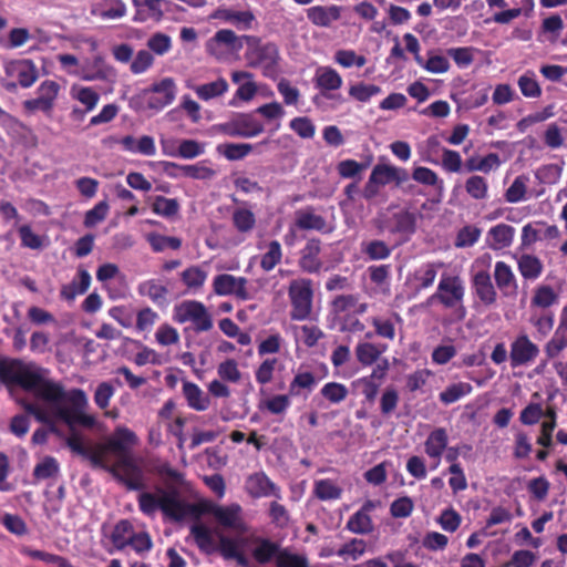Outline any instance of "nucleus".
Wrapping results in <instances>:
<instances>
[{
	"label": "nucleus",
	"mask_w": 567,
	"mask_h": 567,
	"mask_svg": "<svg viewBox=\"0 0 567 567\" xmlns=\"http://www.w3.org/2000/svg\"><path fill=\"white\" fill-rule=\"evenodd\" d=\"M35 395L50 403L52 415L56 420L63 421L71 430L75 424L85 427L94 426V416L84 413L89 402L82 389H72L65 392L60 383L45 377Z\"/></svg>",
	"instance_id": "1"
},
{
	"label": "nucleus",
	"mask_w": 567,
	"mask_h": 567,
	"mask_svg": "<svg viewBox=\"0 0 567 567\" xmlns=\"http://www.w3.org/2000/svg\"><path fill=\"white\" fill-rule=\"evenodd\" d=\"M140 511L154 517L157 511L174 522L183 520L192 513V506L181 498L179 492L175 488H163L157 486L155 492H142L137 497Z\"/></svg>",
	"instance_id": "2"
},
{
	"label": "nucleus",
	"mask_w": 567,
	"mask_h": 567,
	"mask_svg": "<svg viewBox=\"0 0 567 567\" xmlns=\"http://www.w3.org/2000/svg\"><path fill=\"white\" fill-rule=\"evenodd\" d=\"M465 284L456 275L442 274L434 293L424 301L425 307H432L436 303L446 310H452L456 320H464L466 308L464 306Z\"/></svg>",
	"instance_id": "3"
},
{
	"label": "nucleus",
	"mask_w": 567,
	"mask_h": 567,
	"mask_svg": "<svg viewBox=\"0 0 567 567\" xmlns=\"http://www.w3.org/2000/svg\"><path fill=\"white\" fill-rule=\"evenodd\" d=\"M247 44L245 59L251 68H260L265 76H274L277 73L279 51L275 43H262L254 35H244Z\"/></svg>",
	"instance_id": "4"
},
{
	"label": "nucleus",
	"mask_w": 567,
	"mask_h": 567,
	"mask_svg": "<svg viewBox=\"0 0 567 567\" xmlns=\"http://www.w3.org/2000/svg\"><path fill=\"white\" fill-rule=\"evenodd\" d=\"M288 297L291 305L290 318L296 321L310 319L313 308L312 280L298 278L290 281Z\"/></svg>",
	"instance_id": "5"
},
{
	"label": "nucleus",
	"mask_w": 567,
	"mask_h": 567,
	"mask_svg": "<svg viewBox=\"0 0 567 567\" xmlns=\"http://www.w3.org/2000/svg\"><path fill=\"white\" fill-rule=\"evenodd\" d=\"M2 372L14 383L35 394L48 370L41 369L33 363L13 360L8 367L2 368Z\"/></svg>",
	"instance_id": "6"
},
{
	"label": "nucleus",
	"mask_w": 567,
	"mask_h": 567,
	"mask_svg": "<svg viewBox=\"0 0 567 567\" xmlns=\"http://www.w3.org/2000/svg\"><path fill=\"white\" fill-rule=\"evenodd\" d=\"M173 319L178 323L192 322L196 332H205L213 327L209 312L197 300H185L175 306Z\"/></svg>",
	"instance_id": "7"
},
{
	"label": "nucleus",
	"mask_w": 567,
	"mask_h": 567,
	"mask_svg": "<svg viewBox=\"0 0 567 567\" xmlns=\"http://www.w3.org/2000/svg\"><path fill=\"white\" fill-rule=\"evenodd\" d=\"M215 128L227 136L244 138L257 136L265 130L264 124L248 113L238 114L226 123L217 124Z\"/></svg>",
	"instance_id": "8"
},
{
	"label": "nucleus",
	"mask_w": 567,
	"mask_h": 567,
	"mask_svg": "<svg viewBox=\"0 0 567 567\" xmlns=\"http://www.w3.org/2000/svg\"><path fill=\"white\" fill-rule=\"evenodd\" d=\"M539 348L526 333L518 334L511 343L509 360L512 368L528 367L539 355Z\"/></svg>",
	"instance_id": "9"
},
{
	"label": "nucleus",
	"mask_w": 567,
	"mask_h": 567,
	"mask_svg": "<svg viewBox=\"0 0 567 567\" xmlns=\"http://www.w3.org/2000/svg\"><path fill=\"white\" fill-rule=\"evenodd\" d=\"M244 41V35L237 37L233 30L221 29L206 42V51L216 59H221L227 51L237 52L241 50Z\"/></svg>",
	"instance_id": "10"
},
{
	"label": "nucleus",
	"mask_w": 567,
	"mask_h": 567,
	"mask_svg": "<svg viewBox=\"0 0 567 567\" xmlns=\"http://www.w3.org/2000/svg\"><path fill=\"white\" fill-rule=\"evenodd\" d=\"M379 229L391 235H402L409 238L416 229V217L409 210H400L391 217L381 218Z\"/></svg>",
	"instance_id": "11"
},
{
	"label": "nucleus",
	"mask_w": 567,
	"mask_h": 567,
	"mask_svg": "<svg viewBox=\"0 0 567 567\" xmlns=\"http://www.w3.org/2000/svg\"><path fill=\"white\" fill-rule=\"evenodd\" d=\"M147 97V106L152 110H163L169 105L176 96V85L172 78H165L151 87L144 90Z\"/></svg>",
	"instance_id": "12"
},
{
	"label": "nucleus",
	"mask_w": 567,
	"mask_h": 567,
	"mask_svg": "<svg viewBox=\"0 0 567 567\" xmlns=\"http://www.w3.org/2000/svg\"><path fill=\"white\" fill-rule=\"evenodd\" d=\"M163 171L172 178L189 177L193 179H210L216 175V172L206 166V162L196 164L181 165L174 162H162Z\"/></svg>",
	"instance_id": "13"
},
{
	"label": "nucleus",
	"mask_w": 567,
	"mask_h": 567,
	"mask_svg": "<svg viewBox=\"0 0 567 567\" xmlns=\"http://www.w3.org/2000/svg\"><path fill=\"white\" fill-rule=\"evenodd\" d=\"M245 489L252 498L275 497L281 499V489L265 472L250 474L245 482Z\"/></svg>",
	"instance_id": "14"
},
{
	"label": "nucleus",
	"mask_w": 567,
	"mask_h": 567,
	"mask_svg": "<svg viewBox=\"0 0 567 567\" xmlns=\"http://www.w3.org/2000/svg\"><path fill=\"white\" fill-rule=\"evenodd\" d=\"M246 285L247 279L245 277H235L228 274L217 275L213 280V289L216 295H235L240 300L250 299Z\"/></svg>",
	"instance_id": "15"
},
{
	"label": "nucleus",
	"mask_w": 567,
	"mask_h": 567,
	"mask_svg": "<svg viewBox=\"0 0 567 567\" xmlns=\"http://www.w3.org/2000/svg\"><path fill=\"white\" fill-rule=\"evenodd\" d=\"M70 95L83 105V109L78 106L72 109L70 116L73 121H83L85 115L92 112L100 101V94L89 86L73 85Z\"/></svg>",
	"instance_id": "16"
},
{
	"label": "nucleus",
	"mask_w": 567,
	"mask_h": 567,
	"mask_svg": "<svg viewBox=\"0 0 567 567\" xmlns=\"http://www.w3.org/2000/svg\"><path fill=\"white\" fill-rule=\"evenodd\" d=\"M321 252V240L319 238H310L305 247L300 250L298 266L303 272L318 274L322 267L319 255Z\"/></svg>",
	"instance_id": "17"
},
{
	"label": "nucleus",
	"mask_w": 567,
	"mask_h": 567,
	"mask_svg": "<svg viewBox=\"0 0 567 567\" xmlns=\"http://www.w3.org/2000/svg\"><path fill=\"white\" fill-rule=\"evenodd\" d=\"M6 73L17 79L22 87H30L39 78L37 65L29 59L10 62L6 68Z\"/></svg>",
	"instance_id": "18"
},
{
	"label": "nucleus",
	"mask_w": 567,
	"mask_h": 567,
	"mask_svg": "<svg viewBox=\"0 0 567 567\" xmlns=\"http://www.w3.org/2000/svg\"><path fill=\"white\" fill-rule=\"evenodd\" d=\"M472 289L485 307L493 306L497 300L496 288L492 282L491 275L486 270H480L473 276Z\"/></svg>",
	"instance_id": "19"
},
{
	"label": "nucleus",
	"mask_w": 567,
	"mask_h": 567,
	"mask_svg": "<svg viewBox=\"0 0 567 567\" xmlns=\"http://www.w3.org/2000/svg\"><path fill=\"white\" fill-rule=\"evenodd\" d=\"M295 225L301 230H317L322 234H330L332 227H329L323 216L316 214L313 207H306L296 212Z\"/></svg>",
	"instance_id": "20"
},
{
	"label": "nucleus",
	"mask_w": 567,
	"mask_h": 567,
	"mask_svg": "<svg viewBox=\"0 0 567 567\" xmlns=\"http://www.w3.org/2000/svg\"><path fill=\"white\" fill-rule=\"evenodd\" d=\"M137 443L138 437L132 430L126 426H117L107 440L105 447L116 455L132 451Z\"/></svg>",
	"instance_id": "21"
},
{
	"label": "nucleus",
	"mask_w": 567,
	"mask_h": 567,
	"mask_svg": "<svg viewBox=\"0 0 567 567\" xmlns=\"http://www.w3.org/2000/svg\"><path fill=\"white\" fill-rule=\"evenodd\" d=\"M494 279L497 288L505 297L516 295L517 281L512 268L506 262L496 261L494 268Z\"/></svg>",
	"instance_id": "22"
},
{
	"label": "nucleus",
	"mask_w": 567,
	"mask_h": 567,
	"mask_svg": "<svg viewBox=\"0 0 567 567\" xmlns=\"http://www.w3.org/2000/svg\"><path fill=\"white\" fill-rule=\"evenodd\" d=\"M212 513L223 526L240 532L246 530V526L240 517V505L231 504L229 506H216Z\"/></svg>",
	"instance_id": "23"
},
{
	"label": "nucleus",
	"mask_w": 567,
	"mask_h": 567,
	"mask_svg": "<svg viewBox=\"0 0 567 567\" xmlns=\"http://www.w3.org/2000/svg\"><path fill=\"white\" fill-rule=\"evenodd\" d=\"M218 545L217 550L223 556L224 559L230 560L234 559L241 567H249L250 561L243 550L238 548V544L235 537L225 536L223 534L218 535Z\"/></svg>",
	"instance_id": "24"
},
{
	"label": "nucleus",
	"mask_w": 567,
	"mask_h": 567,
	"mask_svg": "<svg viewBox=\"0 0 567 567\" xmlns=\"http://www.w3.org/2000/svg\"><path fill=\"white\" fill-rule=\"evenodd\" d=\"M134 532V526L128 519L118 520L110 535L113 548H109L107 553L113 554L115 550L122 551L125 549L128 546Z\"/></svg>",
	"instance_id": "25"
},
{
	"label": "nucleus",
	"mask_w": 567,
	"mask_h": 567,
	"mask_svg": "<svg viewBox=\"0 0 567 567\" xmlns=\"http://www.w3.org/2000/svg\"><path fill=\"white\" fill-rule=\"evenodd\" d=\"M447 443H449V436H447V432L444 427H437L429 434V436L424 443V449H425V453L431 458L437 460V462L435 463L433 468H436L439 466L440 458H441L444 450H446Z\"/></svg>",
	"instance_id": "26"
},
{
	"label": "nucleus",
	"mask_w": 567,
	"mask_h": 567,
	"mask_svg": "<svg viewBox=\"0 0 567 567\" xmlns=\"http://www.w3.org/2000/svg\"><path fill=\"white\" fill-rule=\"evenodd\" d=\"M126 12V4L122 0H102L91 9V14L102 20L121 19Z\"/></svg>",
	"instance_id": "27"
},
{
	"label": "nucleus",
	"mask_w": 567,
	"mask_h": 567,
	"mask_svg": "<svg viewBox=\"0 0 567 567\" xmlns=\"http://www.w3.org/2000/svg\"><path fill=\"white\" fill-rule=\"evenodd\" d=\"M315 83L322 96L328 92L339 90L342 86L343 80L334 69L322 66L316 71Z\"/></svg>",
	"instance_id": "28"
},
{
	"label": "nucleus",
	"mask_w": 567,
	"mask_h": 567,
	"mask_svg": "<svg viewBox=\"0 0 567 567\" xmlns=\"http://www.w3.org/2000/svg\"><path fill=\"white\" fill-rule=\"evenodd\" d=\"M442 267L443 262L441 261H429L417 267L413 272L416 290L421 291L432 287Z\"/></svg>",
	"instance_id": "29"
},
{
	"label": "nucleus",
	"mask_w": 567,
	"mask_h": 567,
	"mask_svg": "<svg viewBox=\"0 0 567 567\" xmlns=\"http://www.w3.org/2000/svg\"><path fill=\"white\" fill-rule=\"evenodd\" d=\"M183 394L188 406L195 411H206L210 406L209 395L194 382H183Z\"/></svg>",
	"instance_id": "30"
},
{
	"label": "nucleus",
	"mask_w": 567,
	"mask_h": 567,
	"mask_svg": "<svg viewBox=\"0 0 567 567\" xmlns=\"http://www.w3.org/2000/svg\"><path fill=\"white\" fill-rule=\"evenodd\" d=\"M255 548L252 549L254 559L261 565H266L278 557L281 553L280 547L277 543L265 537H255L252 539Z\"/></svg>",
	"instance_id": "31"
},
{
	"label": "nucleus",
	"mask_w": 567,
	"mask_h": 567,
	"mask_svg": "<svg viewBox=\"0 0 567 567\" xmlns=\"http://www.w3.org/2000/svg\"><path fill=\"white\" fill-rule=\"evenodd\" d=\"M140 296L147 297L157 306H164L167 302L168 289L158 279H148L137 286Z\"/></svg>",
	"instance_id": "32"
},
{
	"label": "nucleus",
	"mask_w": 567,
	"mask_h": 567,
	"mask_svg": "<svg viewBox=\"0 0 567 567\" xmlns=\"http://www.w3.org/2000/svg\"><path fill=\"white\" fill-rule=\"evenodd\" d=\"M115 70L102 56H95L84 69L83 80L111 81L115 78Z\"/></svg>",
	"instance_id": "33"
},
{
	"label": "nucleus",
	"mask_w": 567,
	"mask_h": 567,
	"mask_svg": "<svg viewBox=\"0 0 567 567\" xmlns=\"http://www.w3.org/2000/svg\"><path fill=\"white\" fill-rule=\"evenodd\" d=\"M370 177L375 184L385 186L392 181L401 183L406 179V172L402 168H398L386 164H378L373 167Z\"/></svg>",
	"instance_id": "34"
},
{
	"label": "nucleus",
	"mask_w": 567,
	"mask_h": 567,
	"mask_svg": "<svg viewBox=\"0 0 567 567\" xmlns=\"http://www.w3.org/2000/svg\"><path fill=\"white\" fill-rule=\"evenodd\" d=\"M514 235V227L507 224H498L492 227L487 233L489 247L494 250L507 248L512 245Z\"/></svg>",
	"instance_id": "35"
},
{
	"label": "nucleus",
	"mask_w": 567,
	"mask_h": 567,
	"mask_svg": "<svg viewBox=\"0 0 567 567\" xmlns=\"http://www.w3.org/2000/svg\"><path fill=\"white\" fill-rule=\"evenodd\" d=\"M307 18L318 27H329L340 18V8L337 6H315L307 10Z\"/></svg>",
	"instance_id": "36"
},
{
	"label": "nucleus",
	"mask_w": 567,
	"mask_h": 567,
	"mask_svg": "<svg viewBox=\"0 0 567 567\" xmlns=\"http://www.w3.org/2000/svg\"><path fill=\"white\" fill-rule=\"evenodd\" d=\"M111 474L130 491H142L145 488L144 472L140 465L123 474L116 467L111 468Z\"/></svg>",
	"instance_id": "37"
},
{
	"label": "nucleus",
	"mask_w": 567,
	"mask_h": 567,
	"mask_svg": "<svg viewBox=\"0 0 567 567\" xmlns=\"http://www.w3.org/2000/svg\"><path fill=\"white\" fill-rule=\"evenodd\" d=\"M190 534L200 551L207 555L217 551V544L208 527L195 524L190 527Z\"/></svg>",
	"instance_id": "38"
},
{
	"label": "nucleus",
	"mask_w": 567,
	"mask_h": 567,
	"mask_svg": "<svg viewBox=\"0 0 567 567\" xmlns=\"http://www.w3.org/2000/svg\"><path fill=\"white\" fill-rule=\"evenodd\" d=\"M228 87L227 81L224 78H218L209 83L194 85L192 90L196 93L198 99L209 101L224 95L228 91Z\"/></svg>",
	"instance_id": "39"
},
{
	"label": "nucleus",
	"mask_w": 567,
	"mask_h": 567,
	"mask_svg": "<svg viewBox=\"0 0 567 567\" xmlns=\"http://www.w3.org/2000/svg\"><path fill=\"white\" fill-rule=\"evenodd\" d=\"M214 18L230 22L243 30L249 29L255 19L250 11H233L229 9L217 10Z\"/></svg>",
	"instance_id": "40"
},
{
	"label": "nucleus",
	"mask_w": 567,
	"mask_h": 567,
	"mask_svg": "<svg viewBox=\"0 0 567 567\" xmlns=\"http://www.w3.org/2000/svg\"><path fill=\"white\" fill-rule=\"evenodd\" d=\"M556 303H558V295L547 285L537 287L530 300L532 308L542 310H549V308Z\"/></svg>",
	"instance_id": "41"
},
{
	"label": "nucleus",
	"mask_w": 567,
	"mask_h": 567,
	"mask_svg": "<svg viewBox=\"0 0 567 567\" xmlns=\"http://www.w3.org/2000/svg\"><path fill=\"white\" fill-rule=\"evenodd\" d=\"M501 165L499 156L496 153H489L483 158L470 157L465 162L467 172L489 173Z\"/></svg>",
	"instance_id": "42"
},
{
	"label": "nucleus",
	"mask_w": 567,
	"mask_h": 567,
	"mask_svg": "<svg viewBox=\"0 0 567 567\" xmlns=\"http://www.w3.org/2000/svg\"><path fill=\"white\" fill-rule=\"evenodd\" d=\"M518 270L525 279L535 280L543 272V264L538 257L525 254L518 259Z\"/></svg>",
	"instance_id": "43"
},
{
	"label": "nucleus",
	"mask_w": 567,
	"mask_h": 567,
	"mask_svg": "<svg viewBox=\"0 0 567 567\" xmlns=\"http://www.w3.org/2000/svg\"><path fill=\"white\" fill-rule=\"evenodd\" d=\"M472 391L473 386L471 383L457 382L449 385L439 396L443 404L449 405L468 395Z\"/></svg>",
	"instance_id": "44"
},
{
	"label": "nucleus",
	"mask_w": 567,
	"mask_h": 567,
	"mask_svg": "<svg viewBox=\"0 0 567 567\" xmlns=\"http://www.w3.org/2000/svg\"><path fill=\"white\" fill-rule=\"evenodd\" d=\"M313 493L320 501H333L341 497L342 488L332 480L323 478L315 482Z\"/></svg>",
	"instance_id": "45"
},
{
	"label": "nucleus",
	"mask_w": 567,
	"mask_h": 567,
	"mask_svg": "<svg viewBox=\"0 0 567 567\" xmlns=\"http://www.w3.org/2000/svg\"><path fill=\"white\" fill-rule=\"evenodd\" d=\"M147 241L155 252H162L166 249L178 250L182 247L181 238L164 236L157 233L148 234Z\"/></svg>",
	"instance_id": "46"
},
{
	"label": "nucleus",
	"mask_w": 567,
	"mask_h": 567,
	"mask_svg": "<svg viewBox=\"0 0 567 567\" xmlns=\"http://www.w3.org/2000/svg\"><path fill=\"white\" fill-rule=\"evenodd\" d=\"M367 506L354 513L347 523V528L354 534H369L372 530V520L367 513Z\"/></svg>",
	"instance_id": "47"
},
{
	"label": "nucleus",
	"mask_w": 567,
	"mask_h": 567,
	"mask_svg": "<svg viewBox=\"0 0 567 567\" xmlns=\"http://www.w3.org/2000/svg\"><path fill=\"white\" fill-rule=\"evenodd\" d=\"M385 350V347L379 348L378 346L363 342L359 343L355 348V355L358 361L363 365H371L379 361L380 355Z\"/></svg>",
	"instance_id": "48"
},
{
	"label": "nucleus",
	"mask_w": 567,
	"mask_h": 567,
	"mask_svg": "<svg viewBox=\"0 0 567 567\" xmlns=\"http://www.w3.org/2000/svg\"><path fill=\"white\" fill-rule=\"evenodd\" d=\"M321 396L331 404L343 402L348 394V388L339 382H328L320 390Z\"/></svg>",
	"instance_id": "49"
},
{
	"label": "nucleus",
	"mask_w": 567,
	"mask_h": 567,
	"mask_svg": "<svg viewBox=\"0 0 567 567\" xmlns=\"http://www.w3.org/2000/svg\"><path fill=\"white\" fill-rule=\"evenodd\" d=\"M252 151L251 144L226 143L217 146V152L223 154L228 161H240Z\"/></svg>",
	"instance_id": "50"
},
{
	"label": "nucleus",
	"mask_w": 567,
	"mask_h": 567,
	"mask_svg": "<svg viewBox=\"0 0 567 567\" xmlns=\"http://www.w3.org/2000/svg\"><path fill=\"white\" fill-rule=\"evenodd\" d=\"M317 385V380L311 372H299L297 373L289 384V395L298 396L301 390H308L309 392Z\"/></svg>",
	"instance_id": "51"
},
{
	"label": "nucleus",
	"mask_w": 567,
	"mask_h": 567,
	"mask_svg": "<svg viewBox=\"0 0 567 567\" xmlns=\"http://www.w3.org/2000/svg\"><path fill=\"white\" fill-rule=\"evenodd\" d=\"M362 252L371 260H384L390 257L392 248L385 241L374 239L363 244Z\"/></svg>",
	"instance_id": "52"
},
{
	"label": "nucleus",
	"mask_w": 567,
	"mask_h": 567,
	"mask_svg": "<svg viewBox=\"0 0 567 567\" xmlns=\"http://www.w3.org/2000/svg\"><path fill=\"white\" fill-rule=\"evenodd\" d=\"M466 193L476 200H482L488 196L487 181L480 175H472L465 182Z\"/></svg>",
	"instance_id": "53"
},
{
	"label": "nucleus",
	"mask_w": 567,
	"mask_h": 567,
	"mask_svg": "<svg viewBox=\"0 0 567 567\" xmlns=\"http://www.w3.org/2000/svg\"><path fill=\"white\" fill-rule=\"evenodd\" d=\"M233 224L239 233H249L256 225L255 214L247 208H236L233 212Z\"/></svg>",
	"instance_id": "54"
},
{
	"label": "nucleus",
	"mask_w": 567,
	"mask_h": 567,
	"mask_svg": "<svg viewBox=\"0 0 567 567\" xmlns=\"http://www.w3.org/2000/svg\"><path fill=\"white\" fill-rule=\"evenodd\" d=\"M530 323L542 336H547L553 330L555 315L551 310L533 311Z\"/></svg>",
	"instance_id": "55"
},
{
	"label": "nucleus",
	"mask_w": 567,
	"mask_h": 567,
	"mask_svg": "<svg viewBox=\"0 0 567 567\" xmlns=\"http://www.w3.org/2000/svg\"><path fill=\"white\" fill-rule=\"evenodd\" d=\"M517 84L525 97L536 99L542 95V89L536 80L535 73L532 71H527L520 75Z\"/></svg>",
	"instance_id": "56"
},
{
	"label": "nucleus",
	"mask_w": 567,
	"mask_h": 567,
	"mask_svg": "<svg viewBox=\"0 0 567 567\" xmlns=\"http://www.w3.org/2000/svg\"><path fill=\"white\" fill-rule=\"evenodd\" d=\"M528 177L525 175L517 176L512 185L506 189L504 198L507 203L515 204L525 199L527 190Z\"/></svg>",
	"instance_id": "57"
},
{
	"label": "nucleus",
	"mask_w": 567,
	"mask_h": 567,
	"mask_svg": "<svg viewBox=\"0 0 567 567\" xmlns=\"http://www.w3.org/2000/svg\"><path fill=\"white\" fill-rule=\"evenodd\" d=\"M181 279L188 289H199L207 279V272L198 266H190L181 274Z\"/></svg>",
	"instance_id": "58"
},
{
	"label": "nucleus",
	"mask_w": 567,
	"mask_h": 567,
	"mask_svg": "<svg viewBox=\"0 0 567 567\" xmlns=\"http://www.w3.org/2000/svg\"><path fill=\"white\" fill-rule=\"evenodd\" d=\"M282 257L281 245L278 240H271L268 245L267 251L262 255L260 267L265 271L272 270Z\"/></svg>",
	"instance_id": "59"
},
{
	"label": "nucleus",
	"mask_w": 567,
	"mask_h": 567,
	"mask_svg": "<svg viewBox=\"0 0 567 567\" xmlns=\"http://www.w3.org/2000/svg\"><path fill=\"white\" fill-rule=\"evenodd\" d=\"M545 420L542 423L540 435L537 437V444L544 447H550L553 444V432L556 427V412L551 409L546 411Z\"/></svg>",
	"instance_id": "60"
},
{
	"label": "nucleus",
	"mask_w": 567,
	"mask_h": 567,
	"mask_svg": "<svg viewBox=\"0 0 567 567\" xmlns=\"http://www.w3.org/2000/svg\"><path fill=\"white\" fill-rule=\"evenodd\" d=\"M152 209L155 214L169 218L175 216L179 210V204L175 198H166L164 196H156Z\"/></svg>",
	"instance_id": "61"
},
{
	"label": "nucleus",
	"mask_w": 567,
	"mask_h": 567,
	"mask_svg": "<svg viewBox=\"0 0 567 567\" xmlns=\"http://www.w3.org/2000/svg\"><path fill=\"white\" fill-rule=\"evenodd\" d=\"M60 466L58 461L52 456H45L34 466L33 476L37 480H47L59 474Z\"/></svg>",
	"instance_id": "62"
},
{
	"label": "nucleus",
	"mask_w": 567,
	"mask_h": 567,
	"mask_svg": "<svg viewBox=\"0 0 567 567\" xmlns=\"http://www.w3.org/2000/svg\"><path fill=\"white\" fill-rule=\"evenodd\" d=\"M268 515L270 522L278 528H286L290 523V514L288 509L277 501L269 503Z\"/></svg>",
	"instance_id": "63"
},
{
	"label": "nucleus",
	"mask_w": 567,
	"mask_h": 567,
	"mask_svg": "<svg viewBox=\"0 0 567 567\" xmlns=\"http://www.w3.org/2000/svg\"><path fill=\"white\" fill-rule=\"evenodd\" d=\"M277 567H309L305 556L281 550L276 560Z\"/></svg>",
	"instance_id": "64"
}]
</instances>
